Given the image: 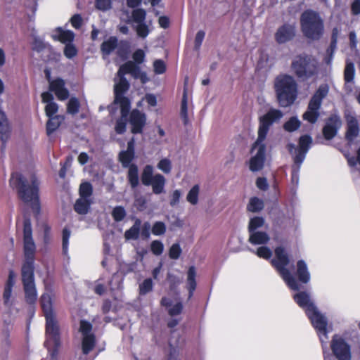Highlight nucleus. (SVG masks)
<instances>
[{"label":"nucleus","mask_w":360,"mask_h":360,"mask_svg":"<svg viewBox=\"0 0 360 360\" xmlns=\"http://www.w3.org/2000/svg\"><path fill=\"white\" fill-rule=\"evenodd\" d=\"M265 225V219L262 217H254L251 218L248 223V232H254L259 231Z\"/></svg>","instance_id":"36"},{"label":"nucleus","mask_w":360,"mask_h":360,"mask_svg":"<svg viewBox=\"0 0 360 360\" xmlns=\"http://www.w3.org/2000/svg\"><path fill=\"white\" fill-rule=\"evenodd\" d=\"M274 86L278 101L282 107L289 106L296 100L297 85L292 76H278L276 79Z\"/></svg>","instance_id":"4"},{"label":"nucleus","mask_w":360,"mask_h":360,"mask_svg":"<svg viewBox=\"0 0 360 360\" xmlns=\"http://www.w3.org/2000/svg\"><path fill=\"white\" fill-rule=\"evenodd\" d=\"M312 139L309 136L305 135L300 138L299 147L296 148L292 143L287 146L288 150L292 155L293 161L302 164L310 148Z\"/></svg>","instance_id":"13"},{"label":"nucleus","mask_w":360,"mask_h":360,"mask_svg":"<svg viewBox=\"0 0 360 360\" xmlns=\"http://www.w3.org/2000/svg\"><path fill=\"white\" fill-rule=\"evenodd\" d=\"M23 226L25 261L21 269H34V262L36 245L32 238V230L30 219H25Z\"/></svg>","instance_id":"8"},{"label":"nucleus","mask_w":360,"mask_h":360,"mask_svg":"<svg viewBox=\"0 0 360 360\" xmlns=\"http://www.w3.org/2000/svg\"><path fill=\"white\" fill-rule=\"evenodd\" d=\"M282 117L283 113L281 110L271 109L267 113L260 117L258 136L250 150L251 158H265L266 145L264 142L267 133L273 123L279 120Z\"/></svg>","instance_id":"3"},{"label":"nucleus","mask_w":360,"mask_h":360,"mask_svg":"<svg viewBox=\"0 0 360 360\" xmlns=\"http://www.w3.org/2000/svg\"><path fill=\"white\" fill-rule=\"evenodd\" d=\"M300 121L297 117H292L283 125V128L288 132L296 131L300 127Z\"/></svg>","instance_id":"45"},{"label":"nucleus","mask_w":360,"mask_h":360,"mask_svg":"<svg viewBox=\"0 0 360 360\" xmlns=\"http://www.w3.org/2000/svg\"><path fill=\"white\" fill-rule=\"evenodd\" d=\"M152 233L155 236L163 235L166 231V226L162 221H156L152 229Z\"/></svg>","instance_id":"55"},{"label":"nucleus","mask_w":360,"mask_h":360,"mask_svg":"<svg viewBox=\"0 0 360 360\" xmlns=\"http://www.w3.org/2000/svg\"><path fill=\"white\" fill-rule=\"evenodd\" d=\"M329 88L327 84H321L311 98L307 111L303 114V119L311 124L315 123L319 115L323 99L328 94Z\"/></svg>","instance_id":"9"},{"label":"nucleus","mask_w":360,"mask_h":360,"mask_svg":"<svg viewBox=\"0 0 360 360\" xmlns=\"http://www.w3.org/2000/svg\"><path fill=\"white\" fill-rule=\"evenodd\" d=\"M91 203L90 199L79 198L75 204V210L79 214H85L88 212Z\"/></svg>","instance_id":"35"},{"label":"nucleus","mask_w":360,"mask_h":360,"mask_svg":"<svg viewBox=\"0 0 360 360\" xmlns=\"http://www.w3.org/2000/svg\"><path fill=\"white\" fill-rule=\"evenodd\" d=\"M128 168V181L131 186L134 188L139 183L138 167L135 164H131Z\"/></svg>","instance_id":"32"},{"label":"nucleus","mask_w":360,"mask_h":360,"mask_svg":"<svg viewBox=\"0 0 360 360\" xmlns=\"http://www.w3.org/2000/svg\"><path fill=\"white\" fill-rule=\"evenodd\" d=\"M199 193L200 186L197 184L193 186L186 195V200L193 205H196L198 202Z\"/></svg>","instance_id":"40"},{"label":"nucleus","mask_w":360,"mask_h":360,"mask_svg":"<svg viewBox=\"0 0 360 360\" xmlns=\"http://www.w3.org/2000/svg\"><path fill=\"white\" fill-rule=\"evenodd\" d=\"M79 107V101L75 98H71L68 103V112L70 114H75L78 112Z\"/></svg>","instance_id":"59"},{"label":"nucleus","mask_w":360,"mask_h":360,"mask_svg":"<svg viewBox=\"0 0 360 360\" xmlns=\"http://www.w3.org/2000/svg\"><path fill=\"white\" fill-rule=\"evenodd\" d=\"M319 62L312 56L300 54L295 56L291 63L292 72L300 79L306 80L318 72Z\"/></svg>","instance_id":"6"},{"label":"nucleus","mask_w":360,"mask_h":360,"mask_svg":"<svg viewBox=\"0 0 360 360\" xmlns=\"http://www.w3.org/2000/svg\"><path fill=\"white\" fill-rule=\"evenodd\" d=\"M70 231L68 228L63 231V252L65 255L68 253Z\"/></svg>","instance_id":"60"},{"label":"nucleus","mask_w":360,"mask_h":360,"mask_svg":"<svg viewBox=\"0 0 360 360\" xmlns=\"http://www.w3.org/2000/svg\"><path fill=\"white\" fill-rule=\"evenodd\" d=\"M355 73L354 65L352 63H347L345 69V80L350 82L353 80Z\"/></svg>","instance_id":"52"},{"label":"nucleus","mask_w":360,"mask_h":360,"mask_svg":"<svg viewBox=\"0 0 360 360\" xmlns=\"http://www.w3.org/2000/svg\"><path fill=\"white\" fill-rule=\"evenodd\" d=\"M10 132V127L8 122L5 113L0 110V134L1 139L3 142H5Z\"/></svg>","instance_id":"30"},{"label":"nucleus","mask_w":360,"mask_h":360,"mask_svg":"<svg viewBox=\"0 0 360 360\" xmlns=\"http://www.w3.org/2000/svg\"><path fill=\"white\" fill-rule=\"evenodd\" d=\"M150 250L155 255H160L164 250V245L160 240H153L150 244Z\"/></svg>","instance_id":"56"},{"label":"nucleus","mask_w":360,"mask_h":360,"mask_svg":"<svg viewBox=\"0 0 360 360\" xmlns=\"http://www.w3.org/2000/svg\"><path fill=\"white\" fill-rule=\"evenodd\" d=\"M141 221L139 219L135 220L134 225L124 233L126 240H136L139 238Z\"/></svg>","instance_id":"33"},{"label":"nucleus","mask_w":360,"mask_h":360,"mask_svg":"<svg viewBox=\"0 0 360 360\" xmlns=\"http://www.w3.org/2000/svg\"><path fill=\"white\" fill-rule=\"evenodd\" d=\"M293 298L299 307L305 311L306 314L316 307L307 292H297L293 295Z\"/></svg>","instance_id":"20"},{"label":"nucleus","mask_w":360,"mask_h":360,"mask_svg":"<svg viewBox=\"0 0 360 360\" xmlns=\"http://www.w3.org/2000/svg\"><path fill=\"white\" fill-rule=\"evenodd\" d=\"M154 175L155 174H153V166L150 165L145 166L141 174V180L142 184L146 186L149 183V181L153 178Z\"/></svg>","instance_id":"38"},{"label":"nucleus","mask_w":360,"mask_h":360,"mask_svg":"<svg viewBox=\"0 0 360 360\" xmlns=\"http://www.w3.org/2000/svg\"><path fill=\"white\" fill-rule=\"evenodd\" d=\"M49 89L54 92L59 100L64 101L69 96V91L65 87V82L62 79L49 81Z\"/></svg>","instance_id":"22"},{"label":"nucleus","mask_w":360,"mask_h":360,"mask_svg":"<svg viewBox=\"0 0 360 360\" xmlns=\"http://www.w3.org/2000/svg\"><path fill=\"white\" fill-rule=\"evenodd\" d=\"M161 304L168 308V312L170 316H176L179 314L182 311V304L180 302L172 304L170 299L167 297H162L161 300Z\"/></svg>","instance_id":"28"},{"label":"nucleus","mask_w":360,"mask_h":360,"mask_svg":"<svg viewBox=\"0 0 360 360\" xmlns=\"http://www.w3.org/2000/svg\"><path fill=\"white\" fill-rule=\"evenodd\" d=\"M146 15V13L143 9L136 8L133 11L131 17L133 21L138 24L145 21Z\"/></svg>","instance_id":"51"},{"label":"nucleus","mask_w":360,"mask_h":360,"mask_svg":"<svg viewBox=\"0 0 360 360\" xmlns=\"http://www.w3.org/2000/svg\"><path fill=\"white\" fill-rule=\"evenodd\" d=\"M52 37L54 39L66 44L73 41L75 34L70 30H64L61 27H58L53 31Z\"/></svg>","instance_id":"25"},{"label":"nucleus","mask_w":360,"mask_h":360,"mask_svg":"<svg viewBox=\"0 0 360 360\" xmlns=\"http://www.w3.org/2000/svg\"><path fill=\"white\" fill-rule=\"evenodd\" d=\"M94 335H84L82 340V351L84 354H87L94 347Z\"/></svg>","instance_id":"39"},{"label":"nucleus","mask_w":360,"mask_h":360,"mask_svg":"<svg viewBox=\"0 0 360 360\" xmlns=\"http://www.w3.org/2000/svg\"><path fill=\"white\" fill-rule=\"evenodd\" d=\"M10 185L18 191L19 197L31 206L34 213L40 212L39 198V183L34 174L24 176L18 172L13 173L10 179Z\"/></svg>","instance_id":"1"},{"label":"nucleus","mask_w":360,"mask_h":360,"mask_svg":"<svg viewBox=\"0 0 360 360\" xmlns=\"http://www.w3.org/2000/svg\"><path fill=\"white\" fill-rule=\"evenodd\" d=\"M157 167L165 174H169L172 170V162L168 158H162L158 163Z\"/></svg>","instance_id":"50"},{"label":"nucleus","mask_w":360,"mask_h":360,"mask_svg":"<svg viewBox=\"0 0 360 360\" xmlns=\"http://www.w3.org/2000/svg\"><path fill=\"white\" fill-rule=\"evenodd\" d=\"M270 238L265 231H254L249 233L248 241L252 245H265L266 244Z\"/></svg>","instance_id":"26"},{"label":"nucleus","mask_w":360,"mask_h":360,"mask_svg":"<svg viewBox=\"0 0 360 360\" xmlns=\"http://www.w3.org/2000/svg\"><path fill=\"white\" fill-rule=\"evenodd\" d=\"M263 208L264 201L257 197L251 198L247 206L248 210L251 212H258Z\"/></svg>","instance_id":"37"},{"label":"nucleus","mask_w":360,"mask_h":360,"mask_svg":"<svg viewBox=\"0 0 360 360\" xmlns=\"http://www.w3.org/2000/svg\"><path fill=\"white\" fill-rule=\"evenodd\" d=\"M134 158V153L127 150L122 151L119 155V160L124 167H129Z\"/></svg>","instance_id":"42"},{"label":"nucleus","mask_w":360,"mask_h":360,"mask_svg":"<svg viewBox=\"0 0 360 360\" xmlns=\"http://www.w3.org/2000/svg\"><path fill=\"white\" fill-rule=\"evenodd\" d=\"M265 158H250L249 160V168L252 172L261 170L264 165Z\"/></svg>","instance_id":"43"},{"label":"nucleus","mask_w":360,"mask_h":360,"mask_svg":"<svg viewBox=\"0 0 360 360\" xmlns=\"http://www.w3.org/2000/svg\"><path fill=\"white\" fill-rule=\"evenodd\" d=\"M15 278L16 275L15 272L13 270H10L3 292L4 304L6 307H11L14 302V299L12 296V290L15 283Z\"/></svg>","instance_id":"17"},{"label":"nucleus","mask_w":360,"mask_h":360,"mask_svg":"<svg viewBox=\"0 0 360 360\" xmlns=\"http://www.w3.org/2000/svg\"><path fill=\"white\" fill-rule=\"evenodd\" d=\"M77 50L72 42L65 44L64 48V55L68 58H72L77 55Z\"/></svg>","instance_id":"58"},{"label":"nucleus","mask_w":360,"mask_h":360,"mask_svg":"<svg viewBox=\"0 0 360 360\" xmlns=\"http://www.w3.org/2000/svg\"><path fill=\"white\" fill-rule=\"evenodd\" d=\"M307 316L310 319L312 326L316 329L320 341L322 345L323 353L324 356V360H329L331 356L330 354H327V341L328 337L327 335V319L323 314L320 313L317 307L314 308V310H311L309 313L307 314Z\"/></svg>","instance_id":"10"},{"label":"nucleus","mask_w":360,"mask_h":360,"mask_svg":"<svg viewBox=\"0 0 360 360\" xmlns=\"http://www.w3.org/2000/svg\"><path fill=\"white\" fill-rule=\"evenodd\" d=\"M181 117L183 120L184 124L187 125L188 124V101H187V94L186 90L184 91L183 98L181 101Z\"/></svg>","instance_id":"44"},{"label":"nucleus","mask_w":360,"mask_h":360,"mask_svg":"<svg viewBox=\"0 0 360 360\" xmlns=\"http://www.w3.org/2000/svg\"><path fill=\"white\" fill-rule=\"evenodd\" d=\"M63 120L64 117L62 115H55L49 117L46 124V131L48 135H50L55 131Z\"/></svg>","instance_id":"34"},{"label":"nucleus","mask_w":360,"mask_h":360,"mask_svg":"<svg viewBox=\"0 0 360 360\" xmlns=\"http://www.w3.org/2000/svg\"><path fill=\"white\" fill-rule=\"evenodd\" d=\"M196 269L195 266L189 267L187 272V288L189 291V297H192L194 290L196 288Z\"/></svg>","instance_id":"31"},{"label":"nucleus","mask_w":360,"mask_h":360,"mask_svg":"<svg viewBox=\"0 0 360 360\" xmlns=\"http://www.w3.org/2000/svg\"><path fill=\"white\" fill-rule=\"evenodd\" d=\"M92 329L91 324L86 321H81L80 322V331L82 335H93L91 333Z\"/></svg>","instance_id":"63"},{"label":"nucleus","mask_w":360,"mask_h":360,"mask_svg":"<svg viewBox=\"0 0 360 360\" xmlns=\"http://www.w3.org/2000/svg\"><path fill=\"white\" fill-rule=\"evenodd\" d=\"M252 252L255 253L259 257L269 259L272 255L271 249L266 246H261L257 250H252Z\"/></svg>","instance_id":"49"},{"label":"nucleus","mask_w":360,"mask_h":360,"mask_svg":"<svg viewBox=\"0 0 360 360\" xmlns=\"http://www.w3.org/2000/svg\"><path fill=\"white\" fill-rule=\"evenodd\" d=\"M21 277L26 302L34 304L37 299L34 269H21Z\"/></svg>","instance_id":"12"},{"label":"nucleus","mask_w":360,"mask_h":360,"mask_svg":"<svg viewBox=\"0 0 360 360\" xmlns=\"http://www.w3.org/2000/svg\"><path fill=\"white\" fill-rule=\"evenodd\" d=\"M93 188L90 183L84 182L81 184L79 186V195L80 198H85L87 199H90V197L92 195Z\"/></svg>","instance_id":"48"},{"label":"nucleus","mask_w":360,"mask_h":360,"mask_svg":"<svg viewBox=\"0 0 360 360\" xmlns=\"http://www.w3.org/2000/svg\"><path fill=\"white\" fill-rule=\"evenodd\" d=\"M112 216L115 221H120L125 217L126 211L123 207L117 206L113 209Z\"/></svg>","instance_id":"54"},{"label":"nucleus","mask_w":360,"mask_h":360,"mask_svg":"<svg viewBox=\"0 0 360 360\" xmlns=\"http://www.w3.org/2000/svg\"><path fill=\"white\" fill-rule=\"evenodd\" d=\"M96 8L103 12L109 11L112 8L111 0H96L95 1Z\"/></svg>","instance_id":"53"},{"label":"nucleus","mask_w":360,"mask_h":360,"mask_svg":"<svg viewBox=\"0 0 360 360\" xmlns=\"http://www.w3.org/2000/svg\"><path fill=\"white\" fill-rule=\"evenodd\" d=\"M274 252L275 257L271 259V264L288 288L293 290H299L300 288L299 283L288 269L290 260L285 250L283 247L279 246L275 249Z\"/></svg>","instance_id":"5"},{"label":"nucleus","mask_w":360,"mask_h":360,"mask_svg":"<svg viewBox=\"0 0 360 360\" xmlns=\"http://www.w3.org/2000/svg\"><path fill=\"white\" fill-rule=\"evenodd\" d=\"M331 349L338 360H351L350 346L341 337L335 335L333 338Z\"/></svg>","instance_id":"15"},{"label":"nucleus","mask_w":360,"mask_h":360,"mask_svg":"<svg viewBox=\"0 0 360 360\" xmlns=\"http://www.w3.org/2000/svg\"><path fill=\"white\" fill-rule=\"evenodd\" d=\"M129 72H123L122 75L117 74V77L115 78V103L118 104L120 108H123L124 113L130 110V101L124 96L129 88L128 81L124 78V75Z\"/></svg>","instance_id":"11"},{"label":"nucleus","mask_w":360,"mask_h":360,"mask_svg":"<svg viewBox=\"0 0 360 360\" xmlns=\"http://www.w3.org/2000/svg\"><path fill=\"white\" fill-rule=\"evenodd\" d=\"M153 283L151 278L145 279L139 284V290L141 295H145L152 291Z\"/></svg>","instance_id":"47"},{"label":"nucleus","mask_w":360,"mask_h":360,"mask_svg":"<svg viewBox=\"0 0 360 360\" xmlns=\"http://www.w3.org/2000/svg\"><path fill=\"white\" fill-rule=\"evenodd\" d=\"M345 120L347 122L345 139L350 147L354 145L356 148L358 146L357 138L359 134L358 120L356 116L349 111L345 112Z\"/></svg>","instance_id":"14"},{"label":"nucleus","mask_w":360,"mask_h":360,"mask_svg":"<svg viewBox=\"0 0 360 360\" xmlns=\"http://www.w3.org/2000/svg\"><path fill=\"white\" fill-rule=\"evenodd\" d=\"M295 34L294 25L285 24L280 27L275 34V38L278 43H285L293 38Z\"/></svg>","instance_id":"21"},{"label":"nucleus","mask_w":360,"mask_h":360,"mask_svg":"<svg viewBox=\"0 0 360 360\" xmlns=\"http://www.w3.org/2000/svg\"><path fill=\"white\" fill-rule=\"evenodd\" d=\"M345 156L347 158L348 164L351 167H355L357 165V162L360 165V148L357 151V160H356V158L353 156L349 157L347 153H345Z\"/></svg>","instance_id":"64"},{"label":"nucleus","mask_w":360,"mask_h":360,"mask_svg":"<svg viewBox=\"0 0 360 360\" xmlns=\"http://www.w3.org/2000/svg\"><path fill=\"white\" fill-rule=\"evenodd\" d=\"M181 253V249L179 244L174 243L172 245L169 251V256L171 259H176Z\"/></svg>","instance_id":"61"},{"label":"nucleus","mask_w":360,"mask_h":360,"mask_svg":"<svg viewBox=\"0 0 360 360\" xmlns=\"http://www.w3.org/2000/svg\"><path fill=\"white\" fill-rule=\"evenodd\" d=\"M300 23L302 31L308 39L318 40L323 34V22L316 12L304 11L301 15Z\"/></svg>","instance_id":"7"},{"label":"nucleus","mask_w":360,"mask_h":360,"mask_svg":"<svg viewBox=\"0 0 360 360\" xmlns=\"http://www.w3.org/2000/svg\"><path fill=\"white\" fill-rule=\"evenodd\" d=\"M117 46V39L115 37H110L105 40L101 46V50L103 56H109Z\"/></svg>","instance_id":"29"},{"label":"nucleus","mask_w":360,"mask_h":360,"mask_svg":"<svg viewBox=\"0 0 360 360\" xmlns=\"http://www.w3.org/2000/svg\"><path fill=\"white\" fill-rule=\"evenodd\" d=\"M41 304L46 318V336L44 342L52 358L57 356L60 347L59 327L52 309V299L50 293H44L41 297Z\"/></svg>","instance_id":"2"},{"label":"nucleus","mask_w":360,"mask_h":360,"mask_svg":"<svg viewBox=\"0 0 360 360\" xmlns=\"http://www.w3.org/2000/svg\"><path fill=\"white\" fill-rule=\"evenodd\" d=\"M165 184L166 179L165 176L161 174L157 173L155 174L153 178L146 186H150L153 193L159 195L165 192Z\"/></svg>","instance_id":"23"},{"label":"nucleus","mask_w":360,"mask_h":360,"mask_svg":"<svg viewBox=\"0 0 360 360\" xmlns=\"http://www.w3.org/2000/svg\"><path fill=\"white\" fill-rule=\"evenodd\" d=\"M146 115L138 110H134L130 114L129 123L133 134L141 133L146 124Z\"/></svg>","instance_id":"19"},{"label":"nucleus","mask_w":360,"mask_h":360,"mask_svg":"<svg viewBox=\"0 0 360 360\" xmlns=\"http://www.w3.org/2000/svg\"><path fill=\"white\" fill-rule=\"evenodd\" d=\"M342 126V121L339 116L332 115L326 122V124L323 129V134L324 137L330 140L333 139L337 134L338 129Z\"/></svg>","instance_id":"18"},{"label":"nucleus","mask_w":360,"mask_h":360,"mask_svg":"<svg viewBox=\"0 0 360 360\" xmlns=\"http://www.w3.org/2000/svg\"><path fill=\"white\" fill-rule=\"evenodd\" d=\"M153 69L154 72L158 75L164 73L166 70V65L165 62L160 59L155 60L153 62Z\"/></svg>","instance_id":"62"},{"label":"nucleus","mask_w":360,"mask_h":360,"mask_svg":"<svg viewBox=\"0 0 360 360\" xmlns=\"http://www.w3.org/2000/svg\"><path fill=\"white\" fill-rule=\"evenodd\" d=\"M32 49L37 52H41L46 49H49V45L46 44L40 37L34 35Z\"/></svg>","instance_id":"46"},{"label":"nucleus","mask_w":360,"mask_h":360,"mask_svg":"<svg viewBox=\"0 0 360 360\" xmlns=\"http://www.w3.org/2000/svg\"><path fill=\"white\" fill-rule=\"evenodd\" d=\"M43 103H46L45 112L49 117H53L58 110V105L53 101V96L50 92H44L41 94Z\"/></svg>","instance_id":"24"},{"label":"nucleus","mask_w":360,"mask_h":360,"mask_svg":"<svg viewBox=\"0 0 360 360\" xmlns=\"http://www.w3.org/2000/svg\"><path fill=\"white\" fill-rule=\"evenodd\" d=\"M135 28H136V31L137 32V34L140 37L145 38L149 34L148 27L146 25L145 22L136 24Z\"/></svg>","instance_id":"57"},{"label":"nucleus","mask_w":360,"mask_h":360,"mask_svg":"<svg viewBox=\"0 0 360 360\" xmlns=\"http://www.w3.org/2000/svg\"><path fill=\"white\" fill-rule=\"evenodd\" d=\"M129 110H127L126 113H124L123 108H121V114L122 117L120 119H119L117 121L116 125H115V131L118 134H122L126 130V124H127V115Z\"/></svg>","instance_id":"41"},{"label":"nucleus","mask_w":360,"mask_h":360,"mask_svg":"<svg viewBox=\"0 0 360 360\" xmlns=\"http://www.w3.org/2000/svg\"><path fill=\"white\" fill-rule=\"evenodd\" d=\"M296 275L299 281L303 283H307L310 281V274L304 260L301 259L297 262Z\"/></svg>","instance_id":"27"},{"label":"nucleus","mask_w":360,"mask_h":360,"mask_svg":"<svg viewBox=\"0 0 360 360\" xmlns=\"http://www.w3.org/2000/svg\"><path fill=\"white\" fill-rule=\"evenodd\" d=\"M123 72H129L134 78H138L143 84L149 81L147 74L141 71L140 68L137 67L133 62L129 61L121 65L119 69V74L122 75Z\"/></svg>","instance_id":"16"}]
</instances>
